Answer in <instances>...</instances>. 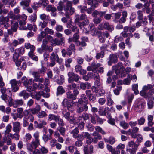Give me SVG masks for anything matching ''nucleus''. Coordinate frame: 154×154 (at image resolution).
<instances>
[{
	"label": "nucleus",
	"mask_w": 154,
	"mask_h": 154,
	"mask_svg": "<svg viewBox=\"0 0 154 154\" xmlns=\"http://www.w3.org/2000/svg\"><path fill=\"white\" fill-rule=\"evenodd\" d=\"M0 91L2 94L1 96V98L5 102H8L9 104L10 100H12L10 90L5 88H1Z\"/></svg>",
	"instance_id": "1"
},
{
	"label": "nucleus",
	"mask_w": 154,
	"mask_h": 154,
	"mask_svg": "<svg viewBox=\"0 0 154 154\" xmlns=\"http://www.w3.org/2000/svg\"><path fill=\"white\" fill-rule=\"evenodd\" d=\"M50 59L51 60V62L49 64V66L50 67L54 66L56 64V61L60 65L62 63L63 59L59 58L58 56L56 53L53 52L51 54Z\"/></svg>",
	"instance_id": "2"
},
{
	"label": "nucleus",
	"mask_w": 154,
	"mask_h": 154,
	"mask_svg": "<svg viewBox=\"0 0 154 154\" xmlns=\"http://www.w3.org/2000/svg\"><path fill=\"white\" fill-rule=\"evenodd\" d=\"M72 2L68 1L66 6L64 7V10L65 12V16L68 18L70 15H72L75 12L74 8L72 7Z\"/></svg>",
	"instance_id": "3"
},
{
	"label": "nucleus",
	"mask_w": 154,
	"mask_h": 154,
	"mask_svg": "<svg viewBox=\"0 0 154 154\" xmlns=\"http://www.w3.org/2000/svg\"><path fill=\"white\" fill-rule=\"evenodd\" d=\"M76 108V112L78 113H81L83 111L86 112L88 110V107L87 105L88 103H82L81 100L79 102H78Z\"/></svg>",
	"instance_id": "4"
},
{
	"label": "nucleus",
	"mask_w": 154,
	"mask_h": 154,
	"mask_svg": "<svg viewBox=\"0 0 154 154\" xmlns=\"http://www.w3.org/2000/svg\"><path fill=\"white\" fill-rule=\"evenodd\" d=\"M68 78V82H78L80 79V77L77 74H75L73 72H69L67 74Z\"/></svg>",
	"instance_id": "5"
},
{
	"label": "nucleus",
	"mask_w": 154,
	"mask_h": 154,
	"mask_svg": "<svg viewBox=\"0 0 154 154\" xmlns=\"http://www.w3.org/2000/svg\"><path fill=\"white\" fill-rule=\"evenodd\" d=\"M79 93L78 90H73L72 93L70 91H69L66 93V97L68 100L73 101L76 99L77 96Z\"/></svg>",
	"instance_id": "6"
},
{
	"label": "nucleus",
	"mask_w": 154,
	"mask_h": 154,
	"mask_svg": "<svg viewBox=\"0 0 154 154\" xmlns=\"http://www.w3.org/2000/svg\"><path fill=\"white\" fill-rule=\"evenodd\" d=\"M152 85L150 84H148L146 85L143 86L142 90L140 92V95L144 98H147L148 97V96L146 94V93L147 92V91L152 89Z\"/></svg>",
	"instance_id": "7"
},
{
	"label": "nucleus",
	"mask_w": 154,
	"mask_h": 154,
	"mask_svg": "<svg viewBox=\"0 0 154 154\" xmlns=\"http://www.w3.org/2000/svg\"><path fill=\"white\" fill-rule=\"evenodd\" d=\"M24 103V101L22 99H17L13 101L12 100H10V102L8 104L9 106H13L14 108H17L19 106H22Z\"/></svg>",
	"instance_id": "8"
},
{
	"label": "nucleus",
	"mask_w": 154,
	"mask_h": 154,
	"mask_svg": "<svg viewBox=\"0 0 154 154\" xmlns=\"http://www.w3.org/2000/svg\"><path fill=\"white\" fill-rule=\"evenodd\" d=\"M8 134L4 133V136L3 137L2 139L0 140V147H2L5 143H6L7 145L11 144L12 142L11 139L9 138L8 139Z\"/></svg>",
	"instance_id": "9"
},
{
	"label": "nucleus",
	"mask_w": 154,
	"mask_h": 154,
	"mask_svg": "<svg viewBox=\"0 0 154 154\" xmlns=\"http://www.w3.org/2000/svg\"><path fill=\"white\" fill-rule=\"evenodd\" d=\"M89 26L91 30V34L93 36L97 35L98 36L100 35L101 34H102L103 32L101 31H98L96 28L94 27L93 24H90Z\"/></svg>",
	"instance_id": "10"
},
{
	"label": "nucleus",
	"mask_w": 154,
	"mask_h": 154,
	"mask_svg": "<svg viewBox=\"0 0 154 154\" xmlns=\"http://www.w3.org/2000/svg\"><path fill=\"white\" fill-rule=\"evenodd\" d=\"M88 37L83 36L81 37V41H78L76 42L75 44L77 46H80L82 47H85L87 45L86 42H88Z\"/></svg>",
	"instance_id": "11"
},
{
	"label": "nucleus",
	"mask_w": 154,
	"mask_h": 154,
	"mask_svg": "<svg viewBox=\"0 0 154 154\" xmlns=\"http://www.w3.org/2000/svg\"><path fill=\"white\" fill-rule=\"evenodd\" d=\"M85 93L87 97L90 102H95L96 99V95L92 93L91 90H86Z\"/></svg>",
	"instance_id": "12"
},
{
	"label": "nucleus",
	"mask_w": 154,
	"mask_h": 154,
	"mask_svg": "<svg viewBox=\"0 0 154 154\" xmlns=\"http://www.w3.org/2000/svg\"><path fill=\"white\" fill-rule=\"evenodd\" d=\"M109 60L108 61V64L111 66L112 63H116L118 61V57L116 54H111L109 57Z\"/></svg>",
	"instance_id": "13"
},
{
	"label": "nucleus",
	"mask_w": 154,
	"mask_h": 154,
	"mask_svg": "<svg viewBox=\"0 0 154 154\" xmlns=\"http://www.w3.org/2000/svg\"><path fill=\"white\" fill-rule=\"evenodd\" d=\"M145 103L140 100H137L135 105V107L137 109V111H141L144 108Z\"/></svg>",
	"instance_id": "14"
},
{
	"label": "nucleus",
	"mask_w": 154,
	"mask_h": 154,
	"mask_svg": "<svg viewBox=\"0 0 154 154\" xmlns=\"http://www.w3.org/2000/svg\"><path fill=\"white\" fill-rule=\"evenodd\" d=\"M32 74L33 76L35 81L42 83L44 81V79L43 78H40V74L37 71L33 72Z\"/></svg>",
	"instance_id": "15"
},
{
	"label": "nucleus",
	"mask_w": 154,
	"mask_h": 154,
	"mask_svg": "<svg viewBox=\"0 0 154 154\" xmlns=\"http://www.w3.org/2000/svg\"><path fill=\"white\" fill-rule=\"evenodd\" d=\"M67 27L71 29V32L76 33H79V29L76 26L73 25L72 24L71 21L68 22L66 24Z\"/></svg>",
	"instance_id": "16"
},
{
	"label": "nucleus",
	"mask_w": 154,
	"mask_h": 154,
	"mask_svg": "<svg viewBox=\"0 0 154 154\" xmlns=\"http://www.w3.org/2000/svg\"><path fill=\"white\" fill-rule=\"evenodd\" d=\"M139 130V128L136 127H134L132 129H129L128 130V132H130L129 135H131L133 138L137 137V136L136 133L138 132Z\"/></svg>",
	"instance_id": "17"
},
{
	"label": "nucleus",
	"mask_w": 154,
	"mask_h": 154,
	"mask_svg": "<svg viewBox=\"0 0 154 154\" xmlns=\"http://www.w3.org/2000/svg\"><path fill=\"white\" fill-rule=\"evenodd\" d=\"M10 83L11 85L12 90L13 91L16 92L19 89L17 84V81L15 79H13L10 81Z\"/></svg>",
	"instance_id": "18"
},
{
	"label": "nucleus",
	"mask_w": 154,
	"mask_h": 154,
	"mask_svg": "<svg viewBox=\"0 0 154 154\" xmlns=\"http://www.w3.org/2000/svg\"><path fill=\"white\" fill-rule=\"evenodd\" d=\"M92 135L94 136L92 139V141L94 144L97 143L98 140H100L102 139V136L101 135L96 131H94L92 134Z\"/></svg>",
	"instance_id": "19"
},
{
	"label": "nucleus",
	"mask_w": 154,
	"mask_h": 154,
	"mask_svg": "<svg viewBox=\"0 0 154 154\" xmlns=\"http://www.w3.org/2000/svg\"><path fill=\"white\" fill-rule=\"evenodd\" d=\"M44 105L50 109L56 110L57 109L58 107L57 104L55 102H54L51 104H48L47 102H45L44 103Z\"/></svg>",
	"instance_id": "20"
},
{
	"label": "nucleus",
	"mask_w": 154,
	"mask_h": 154,
	"mask_svg": "<svg viewBox=\"0 0 154 154\" xmlns=\"http://www.w3.org/2000/svg\"><path fill=\"white\" fill-rule=\"evenodd\" d=\"M13 130L14 132H19L21 129L20 123L18 122H13Z\"/></svg>",
	"instance_id": "21"
},
{
	"label": "nucleus",
	"mask_w": 154,
	"mask_h": 154,
	"mask_svg": "<svg viewBox=\"0 0 154 154\" xmlns=\"http://www.w3.org/2000/svg\"><path fill=\"white\" fill-rule=\"evenodd\" d=\"M87 18V16L85 14H83L81 15H77L75 16V23H79L80 21H82Z\"/></svg>",
	"instance_id": "22"
},
{
	"label": "nucleus",
	"mask_w": 154,
	"mask_h": 154,
	"mask_svg": "<svg viewBox=\"0 0 154 154\" xmlns=\"http://www.w3.org/2000/svg\"><path fill=\"white\" fill-rule=\"evenodd\" d=\"M122 17L118 20L120 23H123L126 21V18L128 15V13L126 11H123L121 14Z\"/></svg>",
	"instance_id": "23"
},
{
	"label": "nucleus",
	"mask_w": 154,
	"mask_h": 154,
	"mask_svg": "<svg viewBox=\"0 0 154 154\" xmlns=\"http://www.w3.org/2000/svg\"><path fill=\"white\" fill-rule=\"evenodd\" d=\"M109 108L108 107L105 108L103 110V107H100L98 109V112L100 116H106V113L109 112Z\"/></svg>",
	"instance_id": "24"
},
{
	"label": "nucleus",
	"mask_w": 154,
	"mask_h": 154,
	"mask_svg": "<svg viewBox=\"0 0 154 154\" xmlns=\"http://www.w3.org/2000/svg\"><path fill=\"white\" fill-rule=\"evenodd\" d=\"M79 33H75L72 37L70 38L69 39L68 42H70L72 41H73L75 44L79 40Z\"/></svg>",
	"instance_id": "25"
},
{
	"label": "nucleus",
	"mask_w": 154,
	"mask_h": 154,
	"mask_svg": "<svg viewBox=\"0 0 154 154\" xmlns=\"http://www.w3.org/2000/svg\"><path fill=\"white\" fill-rule=\"evenodd\" d=\"M42 35L45 36H46V35L48 34H50L51 35H53L54 33V31L51 29H49L48 27H46L43 31H42Z\"/></svg>",
	"instance_id": "26"
},
{
	"label": "nucleus",
	"mask_w": 154,
	"mask_h": 154,
	"mask_svg": "<svg viewBox=\"0 0 154 154\" xmlns=\"http://www.w3.org/2000/svg\"><path fill=\"white\" fill-rule=\"evenodd\" d=\"M24 41V39L23 38H18L17 40H13L11 44L13 46L16 47L19 45L23 43Z\"/></svg>",
	"instance_id": "27"
},
{
	"label": "nucleus",
	"mask_w": 154,
	"mask_h": 154,
	"mask_svg": "<svg viewBox=\"0 0 154 154\" xmlns=\"http://www.w3.org/2000/svg\"><path fill=\"white\" fill-rule=\"evenodd\" d=\"M107 148L109 152H111L112 154H120L119 150L116 151L115 148L109 144L107 145Z\"/></svg>",
	"instance_id": "28"
},
{
	"label": "nucleus",
	"mask_w": 154,
	"mask_h": 154,
	"mask_svg": "<svg viewBox=\"0 0 154 154\" xmlns=\"http://www.w3.org/2000/svg\"><path fill=\"white\" fill-rule=\"evenodd\" d=\"M25 48L27 49H30V51L29 52H34L36 48L35 46L30 44L29 42L25 43L24 45Z\"/></svg>",
	"instance_id": "29"
},
{
	"label": "nucleus",
	"mask_w": 154,
	"mask_h": 154,
	"mask_svg": "<svg viewBox=\"0 0 154 154\" xmlns=\"http://www.w3.org/2000/svg\"><path fill=\"white\" fill-rule=\"evenodd\" d=\"M124 31L125 32H132L135 30V26L134 25L132 26H126L123 28Z\"/></svg>",
	"instance_id": "30"
},
{
	"label": "nucleus",
	"mask_w": 154,
	"mask_h": 154,
	"mask_svg": "<svg viewBox=\"0 0 154 154\" xmlns=\"http://www.w3.org/2000/svg\"><path fill=\"white\" fill-rule=\"evenodd\" d=\"M18 95L19 96L23 97L24 100H26L29 97L30 94L27 93L26 90H23L19 93Z\"/></svg>",
	"instance_id": "31"
},
{
	"label": "nucleus",
	"mask_w": 154,
	"mask_h": 154,
	"mask_svg": "<svg viewBox=\"0 0 154 154\" xmlns=\"http://www.w3.org/2000/svg\"><path fill=\"white\" fill-rule=\"evenodd\" d=\"M65 91L63 87L62 86H59L57 89L56 95L58 96L61 95L65 93Z\"/></svg>",
	"instance_id": "32"
},
{
	"label": "nucleus",
	"mask_w": 154,
	"mask_h": 154,
	"mask_svg": "<svg viewBox=\"0 0 154 154\" xmlns=\"http://www.w3.org/2000/svg\"><path fill=\"white\" fill-rule=\"evenodd\" d=\"M79 119V118H78L76 120V118L75 117L73 116H70L67 120L70 124H75L78 122L79 121L78 120Z\"/></svg>",
	"instance_id": "33"
},
{
	"label": "nucleus",
	"mask_w": 154,
	"mask_h": 154,
	"mask_svg": "<svg viewBox=\"0 0 154 154\" xmlns=\"http://www.w3.org/2000/svg\"><path fill=\"white\" fill-rule=\"evenodd\" d=\"M79 132V130L78 127H76L73 130L71 131L70 132V133L72 135L73 137L74 138H77L78 133Z\"/></svg>",
	"instance_id": "34"
},
{
	"label": "nucleus",
	"mask_w": 154,
	"mask_h": 154,
	"mask_svg": "<svg viewBox=\"0 0 154 154\" xmlns=\"http://www.w3.org/2000/svg\"><path fill=\"white\" fill-rule=\"evenodd\" d=\"M70 84H69L67 86V88L68 90H78L77 88V84L74 82H69Z\"/></svg>",
	"instance_id": "35"
},
{
	"label": "nucleus",
	"mask_w": 154,
	"mask_h": 154,
	"mask_svg": "<svg viewBox=\"0 0 154 154\" xmlns=\"http://www.w3.org/2000/svg\"><path fill=\"white\" fill-rule=\"evenodd\" d=\"M11 29L14 32H16L18 26V23L12 20L11 21Z\"/></svg>",
	"instance_id": "36"
},
{
	"label": "nucleus",
	"mask_w": 154,
	"mask_h": 154,
	"mask_svg": "<svg viewBox=\"0 0 154 154\" xmlns=\"http://www.w3.org/2000/svg\"><path fill=\"white\" fill-rule=\"evenodd\" d=\"M90 86H91L90 83L88 82L85 83L81 82L80 84V88L83 90H85L87 87L88 88Z\"/></svg>",
	"instance_id": "37"
},
{
	"label": "nucleus",
	"mask_w": 154,
	"mask_h": 154,
	"mask_svg": "<svg viewBox=\"0 0 154 154\" xmlns=\"http://www.w3.org/2000/svg\"><path fill=\"white\" fill-rule=\"evenodd\" d=\"M153 117L152 115H149L148 116L147 125L149 127H152L153 124Z\"/></svg>",
	"instance_id": "38"
},
{
	"label": "nucleus",
	"mask_w": 154,
	"mask_h": 154,
	"mask_svg": "<svg viewBox=\"0 0 154 154\" xmlns=\"http://www.w3.org/2000/svg\"><path fill=\"white\" fill-rule=\"evenodd\" d=\"M59 116L58 115H55L53 114H50L48 116V120L49 121L54 120L56 121L58 119Z\"/></svg>",
	"instance_id": "39"
},
{
	"label": "nucleus",
	"mask_w": 154,
	"mask_h": 154,
	"mask_svg": "<svg viewBox=\"0 0 154 154\" xmlns=\"http://www.w3.org/2000/svg\"><path fill=\"white\" fill-rule=\"evenodd\" d=\"M105 26V29H106L109 32H112L114 30V28L113 25H110L108 22L105 23L104 25Z\"/></svg>",
	"instance_id": "40"
},
{
	"label": "nucleus",
	"mask_w": 154,
	"mask_h": 154,
	"mask_svg": "<svg viewBox=\"0 0 154 154\" xmlns=\"http://www.w3.org/2000/svg\"><path fill=\"white\" fill-rule=\"evenodd\" d=\"M43 94V91H40L37 93L36 92V94L35 96L32 94V93L31 94V96L32 98H35L36 99L38 100L40 99L41 96H42V94Z\"/></svg>",
	"instance_id": "41"
},
{
	"label": "nucleus",
	"mask_w": 154,
	"mask_h": 154,
	"mask_svg": "<svg viewBox=\"0 0 154 154\" xmlns=\"http://www.w3.org/2000/svg\"><path fill=\"white\" fill-rule=\"evenodd\" d=\"M46 10L48 11H51V12H55L57 11V8L54 6L49 5L47 6L46 8Z\"/></svg>",
	"instance_id": "42"
},
{
	"label": "nucleus",
	"mask_w": 154,
	"mask_h": 154,
	"mask_svg": "<svg viewBox=\"0 0 154 154\" xmlns=\"http://www.w3.org/2000/svg\"><path fill=\"white\" fill-rule=\"evenodd\" d=\"M28 55L33 60L37 61L38 60V56L34 54V52H29L28 53Z\"/></svg>",
	"instance_id": "43"
},
{
	"label": "nucleus",
	"mask_w": 154,
	"mask_h": 154,
	"mask_svg": "<svg viewBox=\"0 0 154 154\" xmlns=\"http://www.w3.org/2000/svg\"><path fill=\"white\" fill-rule=\"evenodd\" d=\"M48 41L47 38L44 39L42 41V44L41 45V47L44 49L45 51H46L48 48Z\"/></svg>",
	"instance_id": "44"
},
{
	"label": "nucleus",
	"mask_w": 154,
	"mask_h": 154,
	"mask_svg": "<svg viewBox=\"0 0 154 154\" xmlns=\"http://www.w3.org/2000/svg\"><path fill=\"white\" fill-rule=\"evenodd\" d=\"M17 115L18 118H22L23 116V109L22 108H18L17 109Z\"/></svg>",
	"instance_id": "45"
},
{
	"label": "nucleus",
	"mask_w": 154,
	"mask_h": 154,
	"mask_svg": "<svg viewBox=\"0 0 154 154\" xmlns=\"http://www.w3.org/2000/svg\"><path fill=\"white\" fill-rule=\"evenodd\" d=\"M31 0H22L20 2V4L21 6L28 7L29 5Z\"/></svg>",
	"instance_id": "46"
},
{
	"label": "nucleus",
	"mask_w": 154,
	"mask_h": 154,
	"mask_svg": "<svg viewBox=\"0 0 154 154\" xmlns=\"http://www.w3.org/2000/svg\"><path fill=\"white\" fill-rule=\"evenodd\" d=\"M82 101V103H88V101L87 99V97L86 95L84 94H82L81 95V98L78 100V102H79L80 100Z\"/></svg>",
	"instance_id": "47"
},
{
	"label": "nucleus",
	"mask_w": 154,
	"mask_h": 154,
	"mask_svg": "<svg viewBox=\"0 0 154 154\" xmlns=\"http://www.w3.org/2000/svg\"><path fill=\"white\" fill-rule=\"evenodd\" d=\"M57 130L58 131L60 134L62 136H64L65 134L66 131V128H65L62 126H59L57 128Z\"/></svg>",
	"instance_id": "48"
},
{
	"label": "nucleus",
	"mask_w": 154,
	"mask_h": 154,
	"mask_svg": "<svg viewBox=\"0 0 154 154\" xmlns=\"http://www.w3.org/2000/svg\"><path fill=\"white\" fill-rule=\"evenodd\" d=\"M51 45L53 46H55L56 45H59L60 43L59 42V39L57 38L52 39L50 41Z\"/></svg>",
	"instance_id": "49"
},
{
	"label": "nucleus",
	"mask_w": 154,
	"mask_h": 154,
	"mask_svg": "<svg viewBox=\"0 0 154 154\" xmlns=\"http://www.w3.org/2000/svg\"><path fill=\"white\" fill-rule=\"evenodd\" d=\"M65 79L63 75H60V79L56 80V82L57 84L60 85H61L64 82Z\"/></svg>",
	"instance_id": "50"
},
{
	"label": "nucleus",
	"mask_w": 154,
	"mask_h": 154,
	"mask_svg": "<svg viewBox=\"0 0 154 154\" xmlns=\"http://www.w3.org/2000/svg\"><path fill=\"white\" fill-rule=\"evenodd\" d=\"M128 145L132 149H137L139 144H136L133 141H131L128 143Z\"/></svg>",
	"instance_id": "51"
},
{
	"label": "nucleus",
	"mask_w": 154,
	"mask_h": 154,
	"mask_svg": "<svg viewBox=\"0 0 154 154\" xmlns=\"http://www.w3.org/2000/svg\"><path fill=\"white\" fill-rule=\"evenodd\" d=\"M20 55H22L25 52V49L23 47H20L16 49L15 50Z\"/></svg>",
	"instance_id": "52"
},
{
	"label": "nucleus",
	"mask_w": 154,
	"mask_h": 154,
	"mask_svg": "<svg viewBox=\"0 0 154 154\" xmlns=\"http://www.w3.org/2000/svg\"><path fill=\"white\" fill-rule=\"evenodd\" d=\"M72 58L66 59L65 60V66L66 67L70 68V64L72 62Z\"/></svg>",
	"instance_id": "53"
},
{
	"label": "nucleus",
	"mask_w": 154,
	"mask_h": 154,
	"mask_svg": "<svg viewBox=\"0 0 154 154\" xmlns=\"http://www.w3.org/2000/svg\"><path fill=\"white\" fill-rule=\"evenodd\" d=\"M75 105V102L73 101L69 100L68 105L67 106V109L69 110H71L72 108Z\"/></svg>",
	"instance_id": "54"
},
{
	"label": "nucleus",
	"mask_w": 154,
	"mask_h": 154,
	"mask_svg": "<svg viewBox=\"0 0 154 154\" xmlns=\"http://www.w3.org/2000/svg\"><path fill=\"white\" fill-rule=\"evenodd\" d=\"M48 22L45 21H43V22L42 23L40 22L39 23V25L40 27V30L41 32L43 31V29L45 28L47 25Z\"/></svg>",
	"instance_id": "55"
},
{
	"label": "nucleus",
	"mask_w": 154,
	"mask_h": 154,
	"mask_svg": "<svg viewBox=\"0 0 154 154\" xmlns=\"http://www.w3.org/2000/svg\"><path fill=\"white\" fill-rule=\"evenodd\" d=\"M120 125L125 129H127L129 126V124L125 122L124 121H121L120 123Z\"/></svg>",
	"instance_id": "56"
},
{
	"label": "nucleus",
	"mask_w": 154,
	"mask_h": 154,
	"mask_svg": "<svg viewBox=\"0 0 154 154\" xmlns=\"http://www.w3.org/2000/svg\"><path fill=\"white\" fill-rule=\"evenodd\" d=\"M146 121L144 117H141L137 120V123L139 125H143Z\"/></svg>",
	"instance_id": "57"
},
{
	"label": "nucleus",
	"mask_w": 154,
	"mask_h": 154,
	"mask_svg": "<svg viewBox=\"0 0 154 154\" xmlns=\"http://www.w3.org/2000/svg\"><path fill=\"white\" fill-rule=\"evenodd\" d=\"M31 143L33 148L36 149L40 145V141L35 140V141H32Z\"/></svg>",
	"instance_id": "58"
},
{
	"label": "nucleus",
	"mask_w": 154,
	"mask_h": 154,
	"mask_svg": "<svg viewBox=\"0 0 154 154\" xmlns=\"http://www.w3.org/2000/svg\"><path fill=\"white\" fill-rule=\"evenodd\" d=\"M40 19L44 21H48L50 19V17L48 16L47 15L45 14H41L40 15Z\"/></svg>",
	"instance_id": "59"
},
{
	"label": "nucleus",
	"mask_w": 154,
	"mask_h": 154,
	"mask_svg": "<svg viewBox=\"0 0 154 154\" xmlns=\"http://www.w3.org/2000/svg\"><path fill=\"white\" fill-rule=\"evenodd\" d=\"M137 18L140 21L142 20L143 19V14L142 11L139 10L137 12Z\"/></svg>",
	"instance_id": "60"
},
{
	"label": "nucleus",
	"mask_w": 154,
	"mask_h": 154,
	"mask_svg": "<svg viewBox=\"0 0 154 154\" xmlns=\"http://www.w3.org/2000/svg\"><path fill=\"white\" fill-rule=\"evenodd\" d=\"M122 87L121 86H116V88L114 89L113 91L114 94L116 95H119V94L120 91L122 89Z\"/></svg>",
	"instance_id": "61"
},
{
	"label": "nucleus",
	"mask_w": 154,
	"mask_h": 154,
	"mask_svg": "<svg viewBox=\"0 0 154 154\" xmlns=\"http://www.w3.org/2000/svg\"><path fill=\"white\" fill-rule=\"evenodd\" d=\"M138 85L137 84H135L132 86V89L134 91V93L136 94H137L139 93L138 90Z\"/></svg>",
	"instance_id": "62"
},
{
	"label": "nucleus",
	"mask_w": 154,
	"mask_h": 154,
	"mask_svg": "<svg viewBox=\"0 0 154 154\" xmlns=\"http://www.w3.org/2000/svg\"><path fill=\"white\" fill-rule=\"evenodd\" d=\"M47 116V114L44 111H41L39 112L37 114V116L39 118H42L45 117Z\"/></svg>",
	"instance_id": "63"
},
{
	"label": "nucleus",
	"mask_w": 154,
	"mask_h": 154,
	"mask_svg": "<svg viewBox=\"0 0 154 154\" xmlns=\"http://www.w3.org/2000/svg\"><path fill=\"white\" fill-rule=\"evenodd\" d=\"M94 17V18L93 19V21L96 24H99L102 21V20L100 17Z\"/></svg>",
	"instance_id": "64"
}]
</instances>
